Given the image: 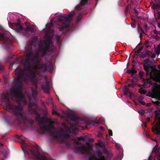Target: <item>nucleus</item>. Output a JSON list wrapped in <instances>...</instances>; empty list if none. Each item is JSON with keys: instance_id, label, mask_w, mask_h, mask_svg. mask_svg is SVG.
<instances>
[{"instance_id": "1", "label": "nucleus", "mask_w": 160, "mask_h": 160, "mask_svg": "<svg viewBox=\"0 0 160 160\" xmlns=\"http://www.w3.org/2000/svg\"><path fill=\"white\" fill-rule=\"evenodd\" d=\"M26 59L23 63L24 68L22 69L19 66L13 72L15 75L18 76L15 79L14 86L10 90V93L12 96L18 99V102H22L24 104L27 103L24 96L22 92L24 85L21 81L22 79L26 83L29 81L34 83H36L35 79L36 73L31 70L32 67L31 62L35 65L36 68L40 70H43L44 72L47 71L48 66L47 64H41L38 59L39 54L38 52L34 53L32 52H28L26 55Z\"/></svg>"}, {"instance_id": "2", "label": "nucleus", "mask_w": 160, "mask_h": 160, "mask_svg": "<svg viewBox=\"0 0 160 160\" xmlns=\"http://www.w3.org/2000/svg\"><path fill=\"white\" fill-rule=\"evenodd\" d=\"M151 54H152V52L147 50L144 53H142L138 55L139 57L141 58H147L143 60V69L146 72L147 77L150 76L152 78L160 80V77L158 76L159 73L157 68L156 65L150 64L151 62L149 58L150 57Z\"/></svg>"}, {"instance_id": "3", "label": "nucleus", "mask_w": 160, "mask_h": 160, "mask_svg": "<svg viewBox=\"0 0 160 160\" xmlns=\"http://www.w3.org/2000/svg\"><path fill=\"white\" fill-rule=\"evenodd\" d=\"M22 147L25 154L27 155L29 158L35 159L37 160H48L45 155L40 153L39 150L41 148L38 145L34 146L28 145L25 143L23 140H22Z\"/></svg>"}, {"instance_id": "4", "label": "nucleus", "mask_w": 160, "mask_h": 160, "mask_svg": "<svg viewBox=\"0 0 160 160\" xmlns=\"http://www.w3.org/2000/svg\"><path fill=\"white\" fill-rule=\"evenodd\" d=\"M40 128L41 130L48 132L54 139H57L60 138L61 139L59 141L60 143H65L66 139L70 138V136L68 133L57 131L55 129L54 127L51 125H42L40 126Z\"/></svg>"}, {"instance_id": "5", "label": "nucleus", "mask_w": 160, "mask_h": 160, "mask_svg": "<svg viewBox=\"0 0 160 160\" xmlns=\"http://www.w3.org/2000/svg\"><path fill=\"white\" fill-rule=\"evenodd\" d=\"M74 11L69 12L68 15L64 14L60 15L57 18L58 23L57 25V27L60 31H62L64 29H67L69 27V23L72 22L73 17L75 15Z\"/></svg>"}, {"instance_id": "6", "label": "nucleus", "mask_w": 160, "mask_h": 160, "mask_svg": "<svg viewBox=\"0 0 160 160\" xmlns=\"http://www.w3.org/2000/svg\"><path fill=\"white\" fill-rule=\"evenodd\" d=\"M23 108L21 104L19 103L18 106H15V108L13 109V112L16 116H20L23 119V123L26 127H31L34 124V121L31 119L28 118L22 113Z\"/></svg>"}, {"instance_id": "7", "label": "nucleus", "mask_w": 160, "mask_h": 160, "mask_svg": "<svg viewBox=\"0 0 160 160\" xmlns=\"http://www.w3.org/2000/svg\"><path fill=\"white\" fill-rule=\"evenodd\" d=\"M151 8L154 10H156L157 12L154 14V17L156 22H158L157 19H160V12L159 10H160V0L156 1L155 3L152 4L151 6Z\"/></svg>"}, {"instance_id": "8", "label": "nucleus", "mask_w": 160, "mask_h": 160, "mask_svg": "<svg viewBox=\"0 0 160 160\" xmlns=\"http://www.w3.org/2000/svg\"><path fill=\"white\" fill-rule=\"evenodd\" d=\"M8 24L10 27L13 28L17 32L22 31L23 30V28L21 24V21L19 19H18L17 22L14 23L10 22Z\"/></svg>"}, {"instance_id": "9", "label": "nucleus", "mask_w": 160, "mask_h": 160, "mask_svg": "<svg viewBox=\"0 0 160 160\" xmlns=\"http://www.w3.org/2000/svg\"><path fill=\"white\" fill-rule=\"evenodd\" d=\"M144 73V72L140 71L139 73V76L140 78L142 80V82H144V83L142 85V86L144 88H145L148 87V84H149L150 85H152L153 83L149 79H145L143 77Z\"/></svg>"}, {"instance_id": "10", "label": "nucleus", "mask_w": 160, "mask_h": 160, "mask_svg": "<svg viewBox=\"0 0 160 160\" xmlns=\"http://www.w3.org/2000/svg\"><path fill=\"white\" fill-rule=\"evenodd\" d=\"M74 142L77 144V145L75 147V149L78 151L79 153L83 154L84 152H86L87 150L86 147L84 145L79 146L81 144V143L79 142L78 140H75Z\"/></svg>"}, {"instance_id": "11", "label": "nucleus", "mask_w": 160, "mask_h": 160, "mask_svg": "<svg viewBox=\"0 0 160 160\" xmlns=\"http://www.w3.org/2000/svg\"><path fill=\"white\" fill-rule=\"evenodd\" d=\"M97 158H89L88 160H105L104 156H102V153L100 150H98L97 152Z\"/></svg>"}, {"instance_id": "12", "label": "nucleus", "mask_w": 160, "mask_h": 160, "mask_svg": "<svg viewBox=\"0 0 160 160\" xmlns=\"http://www.w3.org/2000/svg\"><path fill=\"white\" fill-rule=\"evenodd\" d=\"M8 37L4 33H0V41L2 44L7 45L9 42Z\"/></svg>"}, {"instance_id": "13", "label": "nucleus", "mask_w": 160, "mask_h": 160, "mask_svg": "<svg viewBox=\"0 0 160 160\" xmlns=\"http://www.w3.org/2000/svg\"><path fill=\"white\" fill-rule=\"evenodd\" d=\"M88 0H81L80 3L75 7L76 9L78 10H81L85 7V5L87 4Z\"/></svg>"}, {"instance_id": "14", "label": "nucleus", "mask_w": 160, "mask_h": 160, "mask_svg": "<svg viewBox=\"0 0 160 160\" xmlns=\"http://www.w3.org/2000/svg\"><path fill=\"white\" fill-rule=\"evenodd\" d=\"M41 88L44 92L47 93H49L50 88L49 82L48 81H46L45 84H43L42 85Z\"/></svg>"}, {"instance_id": "15", "label": "nucleus", "mask_w": 160, "mask_h": 160, "mask_svg": "<svg viewBox=\"0 0 160 160\" xmlns=\"http://www.w3.org/2000/svg\"><path fill=\"white\" fill-rule=\"evenodd\" d=\"M49 46L43 47L41 45L39 47V50L42 53V56H43L46 54V52L49 48Z\"/></svg>"}, {"instance_id": "16", "label": "nucleus", "mask_w": 160, "mask_h": 160, "mask_svg": "<svg viewBox=\"0 0 160 160\" xmlns=\"http://www.w3.org/2000/svg\"><path fill=\"white\" fill-rule=\"evenodd\" d=\"M52 26V24L51 22H50L49 24H47L46 25V30L45 31L48 33H52L53 32V30L51 28Z\"/></svg>"}, {"instance_id": "17", "label": "nucleus", "mask_w": 160, "mask_h": 160, "mask_svg": "<svg viewBox=\"0 0 160 160\" xmlns=\"http://www.w3.org/2000/svg\"><path fill=\"white\" fill-rule=\"evenodd\" d=\"M70 120L72 121L75 122L76 123H79V118L74 115L71 116L70 117Z\"/></svg>"}, {"instance_id": "18", "label": "nucleus", "mask_w": 160, "mask_h": 160, "mask_svg": "<svg viewBox=\"0 0 160 160\" xmlns=\"http://www.w3.org/2000/svg\"><path fill=\"white\" fill-rule=\"evenodd\" d=\"M15 108V107L14 108H13V106L11 104V103H10V106H8V103H6L5 105L3 106V109L4 110H12V111H13V109Z\"/></svg>"}, {"instance_id": "19", "label": "nucleus", "mask_w": 160, "mask_h": 160, "mask_svg": "<svg viewBox=\"0 0 160 160\" xmlns=\"http://www.w3.org/2000/svg\"><path fill=\"white\" fill-rule=\"evenodd\" d=\"M154 113L155 114L154 119L155 121L159 118V116L160 115V109H158L157 110H155L154 112Z\"/></svg>"}, {"instance_id": "20", "label": "nucleus", "mask_w": 160, "mask_h": 160, "mask_svg": "<svg viewBox=\"0 0 160 160\" xmlns=\"http://www.w3.org/2000/svg\"><path fill=\"white\" fill-rule=\"evenodd\" d=\"M24 32H25L26 33H28V32H34L33 28L32 27L30 26L27 27L25 28Z\"/></svg>"}, {"instance_id": "21", "label": "nucleus", "mask_w": 160, "mask_h": 160, "mask_svg": "<svg viewBox=\"0 0 160 160\" xmlns=\"http://www.w3.org/2000/svg\"><path fill=\"white\" fill-rule=\"evenodd\" d=\"M3 99L5 100V103H8V106H10V98L9 96L7 95H4L3 96Z\"/></svg>"}, {"instance_id": "22", "label": "nucleus", "mask_w": 160, "mask_h": 160, "mask_svg": "<svg viewBox=\"0 0 160 160\" xmlns=\"http://www.w3.org/2000/svg\"><path fill=\"white\" fill-rule=\"evenodd\" d=\"M124 93L125 95H127L130 92V90L127 86H125L124 87Z\"/></svg>"}, {"instance_id": "23", "label": "nucleus", "mask_w": 160, "mask_h": 160, "mask_svg": "<svg viewBox=\"0 0 160 160\" xmlns=\"http://www.w3.org/2000/svg\"><path fill=\"white\" fill-rule=\"evenodd\" d=\"M36 106V104L34 102L32 101H30L29 102L28 105V109H32V107L33 106Z\"/></svg>"}, {"instance_id": "24", "label": "nucleus", "mask_w": 160, "mask_h": 160, "mask_svg": "<svg viewBox=\"0 0 160 160\" xmlns=\"http://www.w3.org/2000/svg\"><path fill=\"white\" fill-rule=\"evenodd\" d=\"M137 31L138 33H140V32H141L143 33V34H145V32L143 31L142 28L141 27L140 25L139 24H138Z\"/></svg>"}, {"instance_id": "25", "label": "nucleus", "mask_w": 160, "mask_h": 160, "mask_svg": "<svg viewBox=\"0 0 160 160\" xmlns=\"http://www.w3.org/2000/svg\"><path fill=\"white\" fill-rule=\"evenodd\" d=\"M82 17V13H80L78 14L76 18V21L77 22H79L81 19Z\"/></svg>"}, {"instance_id": "26", "label": "nucleus", "mask_w": 160, "mask_h": 160, "mask_svg": "<svg viewBox=\"0 0 160 160\" xmlns=\"http://www.w3.org/2000/svg\"><path fill=\"white\" fill-rule=\"evenodd\" d=\"M39 119L38 121V123L40 125L43 124L44 122H45V118L43 117H39Z\"/></svg>"}, {"instance_id": "27", "label": "nucleus", "mask_w": 160, "mask_h": 160, "mask_svg": "<svg viewBox=\"0 0 160 160\" xmlns=\"http://www.w3.org/2000/svg\"><path fill=\"white\" fill-rule=\"evenodd\" d=\"M144 46L141 47L138 50L135 51V52L136 53L135 55L139 56L138 55L140 54V53L141 52Z\"/></svg>"}, {"instance_id": "28", "label": "nucleus", "mask_w": 160, "mask_h": 160, "mask_svg": "<svg viewBox=\"0 0 160 160\" xmlns=\"http://www.w3.org/2000/svg\"><path fill=\"white\" fill-rule=\"evenodd\" d=\"M133 12L136 14V17L138 18H140V17H138L137 16L139 14V12L137 10L136 8L134 7L133 9Z\"/></svg>"}, {"instance_id": "29", "label": "nucleus", "mask_w": 160, "mask_h": 160, "mask_svg": "<svg viewBox=\"0 0 160 160\" xmlns=\"http://www.w3.org/2000/svg\"><path fill=\"white\" fill-rule=\"evenodd\" d=\"M152 132L156 131L157 133L160 134V130L158 127L153 128L152 129Z\"/></svg>"}, {"instance_id": "30", "label": "nucleus", "mask_w": 160, "mask_h": 160, "mask_svg": "<svg viewBox=\"0 0 160 160\" xmlns=\"http://www.w3.org/2000/svg\"><path fill=\"white\" fill-rule=\"evenodd\" d=\"M45 122L47 123H49L50 124H52L53 122L51 118H45Z\"/></svg>"}, {"instance_id": "31", "label": "nucleus", "mask_w": 160, "mask_h": 160, "mask_svg": "<svg viewBox=\"0 0 160 160\" xmlns=\"http://www.w3.org/2000/svg\"><path fill=\"white\" fill-rule=\"evenodd\" d=\"M46 36H47L48 37L47 42H48V44H51V43H52V42L50 36L48 34H46Z\"/></svg>"}, {"instance_id": "32", "label": "nucleus", "mask_w": 160, "mask_h": 160, "mask_svg": "<svg viewBox=\"0 0 160 160\" xmlns=\"http://www.w3.org/2000/svg\"><path fill=\"white\" fill-rule=\"evenodd\" d=\"M139 92L141 94H145L146 92L145 90L143 89L142 88H141L139 89Z\"/></svg>"}, {"instance_id": "33", "label": "nucleus", "mask_w": 160, "mask_h": 160, "mask_svg": "<svg viewBox=\"0 0 160 160\" xmlns=\"http://www.w3.org/2000/svg\"><path fill=\"white\" fill-rule=\"evenodd\" d=\"M159 151V149L156 146L153 148L152 152H154L155 153L157 154V153H158V152Z\"/></svg>"}, {"instance_id": "34", "label": "nucleus", "mask_w": 160, "mask_h": 160, "mask_svg": "<svg viewBox=\"0 0 160 160\" xmlns=\"http://www.w3.org/2000/svg\"><path fill=\"white\" fill-rule=\"evenodd\" d=\"M104 122V119L102 118H99V121H97L96 122L97 124H99V123H102Z\"/></svg>"}, {"instance_id": "35", "label": "nucleus", "mask_w": 160, "mask_h": 160, "mask_svg": "<svg viewBox=\"0 0 160 160\" xmlns=\"http://www.w3.org/2000/svg\"><path fill=\"white\" fill-rule=\"evenodd\" d=\"M124 12L125 15H127L128 13H130V10L126 7L125 10Z\"/></svg>"}, {"instance_id": "36", "label": "nucleus", "mask_w": 160, "mask_h": 160, "mask_svg": "<svg viewBox=\"0 0 160 160\" xmlns=\"http://www.w3.org/2000/svg\"><path fill=\"white\" fill-rule=\"evenodd\" d=\"M52 113L53 114H55L58 116L60 115L59 113L58 112L54 110L53 109L52 110Z\"/></svg>"}, {"instance_id": "37", "label": "nucleus", "mask_w": 160, "mask_h": 160, "mask_svg": "<svg viewBox=\"0 0 160 160\" xmlns=\"http://www.w3.org/2000/svg\"><path fill=\"white\" fill-rule=\"evenodd\" d=\"M132 83L129 84H128V86L129 87H131L132 88H134L135 86V83L134 81L133 80H132Z\"/></svg>"}, {"instance_id": "38", "label": "nucleus", "mask_w": 160, "mask_h": 160, "mask_svg": "<svg viewBox=\"0 0 160 160\" xmlns=\"http://www.w3.org/2000/svg\"><path fill=\"white\" fill-rule=\"evenodd\" d=\"M133 3V1L132 0H131L130 3L128 4V5L126 6L130 10L131 8V5Z\"/></svg>"}, {"instance_id": "39", "label": "nucleus", "mask_w": 160, "mask_h": 160, "mask_svg": "<svg viewBox=\"0 0 160 160\" xmlns=\"http://www.w3.org/2000/svg\"><path fill=\"white\" fill-rule=\"evenodd\" d=\"M86 124L87 126H92L93 125L91 121L88 120L86 122Z\"/></svg>"}, {"instance_id": "40", "label": "nucleus", "mask_w": 160, "mask_h": 160, "mask_svg": "<svg viewBox=\"0 0 160 160\" xmlns=\"http://www.w3.org/2000/svg\"><path fill=\"white\" fill-rule=\"evenodd\" d=\"M137 71L135 70V69L134 68H132V74H131V76L133 77V74L134 73H136Z\"/></svg>"}, {"instance_id": "41", "label": "nucleus", "mask_w": 160, "mask_h": 160, "mask_svg": "<svg viewBox=\"0 0 160 160\" xmlns=\"http://www.w3.org/2000/svg\"><path fill=\"white\" fill-rule=\"evenodd\" d=\"M152 102L154 104H155L156 105H157L158 106L160 105V102L158 101H155V102H154V101H152Z\"/></svg>"}, {"instance_id": "42", "label": "nucleus", "mask_w": 160, "mask_h": 160, "mask_svg": "<svg viewBox=\"0 0 160 160\" xmlns=\"http://www.w3.org/2000/svg\"><path fill=\"white\" fill-rule=\"evenodd\" d=\"M144 26V29L146 32H147L149 29V28H148V26L147 24H145Z\"/></svg>"}, {"instance_id": "43", "label": "nucleus", "mask_w": 160, "mask_h": 160, "mask_svg": "<svg viewBox=\"0 0 160 160\" xmlns=\"http://www.w3.org/2000/svg\"><path fill=\"white\" fill-rule=\"evenodd\" d=\"M131 25L132 27L133 28H135V23L134 22H132L131 23Z\"/></svg>"}, {"instance_id": "44", "label": "nucleus", "mask_w": 160, "mask_h": 160, "mask_svg": "<svg viewBox=\"0 0 160 160\" xmlns=\"http://www.w3.org/2000/svg\"><path fill=\"white\" fill-rule=\"evenodd\" d=\"M4 70L3 67L2 65H0V73L2 72Z\"/></svg>"}, {"instance_id": "45", "label": "nucleus", "mask_w": 160, "mask_h": 160, "mask_svg": "<svg viewBox=\"0 0 160 160\" xmlns=\"http://www.w3.org/2000/svg\"><path fill=\"white\" fill-rule=\"evenodd\" d=\"M153 38L155 39L158 40H159L160 39V38L159 37H158L157 35L155 36Z\"/></svg>"}, {"instance_id": "46", "label": "nucleus", "mask_w": 160, "mask_h": 160, "mask_svg": "<svg viewBox=\"0 0 160 160\" xmlns=\"http://www.w3.org/2000/svg\"><path fill=\"white\" fill-rule=\"evenodd\" d=\"M55 38L58 41H59L60 38V36L58 35H56L55 37Z\"/></svg>"}, {"instance_id": "47", "label": "nucleus", "mask_w": 160, "mask_h": 160, "mask_svg": "<svg viewBox=\"0 0 160 160\" xmlns=\"http://www.w3.org/2000/svg\"><path fill=\"white\" fill-rule=\"evenodd\" d=\"M108 131L109 132V135L110 136H112V130L110 129H108Z\"/></svg>"}, {"instance_id": "48", "label": "nucleus", "mask_w": 160, "mask_h": 160, "mask_svg": "<svg viewBox=\"0 0 160 160\" xmlns=\"http://www.w3.org/2000/svg\"><path fill=\"white\" fill-rule=\"evenodd\" d=\"M156 56L155 54L153 53L152 52V54H151L150 57H151L152 58H154L156 57Z\"/></svg>"}, {"instance_id": "49", "label": "nucleus", "mask_w": 160, "mask_h": 160, "mask_svg": "<svg viewBox=\"0 0 160 160\" xmlns=\"http://www.w3.org/2000/svg\"><path fill=\"white\" fill-rule=\"evenodd\" d=\"M78 140H84L86 139V138L82 136L80 138H78Z\"/></svg>"}, {"instance_id": "50", "label": "nucleus", "mask_w": 160, "mask_h": 160, "mask_svg": "<svg viewBox=\"0 0 160 160\" xmlns=\"http://www.w3.org/2000/svg\"><path fill=\"white\" fill-rule=\"evenodd\" d=\"M156 54L158 55L160 53V50L156 49Z\"/></svg>"}, {"instance_id": "51", "label": "nucleus", "mask_w": 160, "mask_h": 160, "mask_svg": "<svg viewBox=\"0 0 160 160\" xmlns=\"http://www.w3.org/2000/svg\"><path fill=\"white\" fill-rule=\"evenodd\" d=\"M153 156L152 155H150V156L148 159V160H153Z\"/></svg>"}, {"instance_id": "52", "label": "nucleus", "mask_w": 160, "mask_h": 160, "mask_svg": "<svg viewBox=\"0 0 160 160\" xmlns=\"http://www.w3.org/2000/svg\"><path fill=\"white\" fill-rule=\"evenodd\" d=\"M153 32L154 34L157 35L159 34L158 32V31H157L156 29H155L153 31Z\"/></svg>"}, {"instance_id": "53", "label": "nucleus", "mask_w": 160, "mask_h": 160, "mask_svg": "<svg viewBox=\"0 0 160 160\" xmlns=\"http://www.w3.org/2000/svg\"><path fill=\"white\" fill-rule=\"evenodd\" d=\"M138 34L139 35V37L140 38V40H141V39H142V33L141 32H140V33H138Z\"/></svg>"}, {"instance_id": "54", "label": "nucleus", "mask_w": 160, "mask_h": 160, "mask_svg": "<svg viewBox=\"0 0 160 160\" xmlns=\"http://www.w3.org/2000/svg\"><path fill=\"white\" fill-rule=\"evenodd\" d=\"M142 42H140L137 45V46L136 47V48L134 49V50L135 49L138 47V46H140V45H142Z\"/></svg>"}, {"instance_id": "55", "label": "nucleus", "mask_w": 160, "mask_h": 160, "mask_svg": "<svg viewBox=\"0 0 160 160\" xmlns=\"http://www.w3.org/2000/svg\"><path fill=\"white\" fill-rule=\"evenodd\" d=\"M143 105H145L146 103L144 101H141L140 102Z\"/></svg>"}, {"instance_id": "56", "label": "nucleus", "mask_w": 160, "mask_h": 160, "mask_svg": "<svg viewBox=\"0 0 160 160\" xmlns=\"http://www.w3.org/2000/svg\"><path fill=\"white\" fill-rule=\"evenodd\" d=\"M145 113V111L144 110H142V112L140 113V114L141 115H144Z\"/></svg>"}, {"instance_id": "57", "label": "nucleus", "mask_w": 160, "mask_h": 160, "mask_svg": "<svg viewBox=\"0 0 160 160\" xmlns=\"http://www.w3.org/2000/svg\"><path fill=\"white\" fill-rule=\"evenodd\" d=\"M157 49L160 50V44L158 45L157 46Z\"/></svg>"}, {"instance_id": "58", "label": "nucleus", "mask_w": 160, "mask_h": 160, "mask_svg": "<svg viewBox=\"0 0 160 160\" xmlns=\"http://www.w3.org/2000/svg\"><path fill=\"white\" fill-rule=\"evenodd\" d=\"M48 67L50 68H52L53 67V65L51 63H50L48 65Z\"/></svg>"}, {"instance_id": "59", "label": "nucleus", "mask_w": 160, "mask_h": 160, "mask_svg": "<svg viewBox=\"0 0 160 160\" xmlns=\"http://www.w3.org/2000/svg\"><path fill=\"white\" fill-rule=\"evenodd\" d=\"M127 72L128 73H131L132 74V70H128L127 71Z\"/></svg>"}, {"instance_id": "60", "label": "nucleus", "mask_w": 160, "mask_h": 160, "mask_svg": "<svg viewBox=\"0 0 160 160\" xmlns=\"http://www.w3.org/2000/svg\"><path fill=\"white\" fill-rule=\"evenodd\" d=\"M147 121L148 122H149L150 121V118L149 117H148L147 118Z\"/></svg>"}, {"instance_id": "61", "label": "nucleus", "mask_w": 160, "mask_h": 160, "mask_svg": "<svg viewBox=\"0 0 160 160\" xmlns=\"http://www.w3.org/2000/svg\"><path fill=\"white\" fill-rule=\"evenodd\" d=\"M157 155L158 156V159L159 158L160 160V153H157Z\"/></svg>"}, {"instance_id": "62", "label": "nucleus", "mask_w": 160, "mask_h": 160, "mask_svg": "<svg viewBox=\"0 0 160 160\" xmlns=\"http://www.w3.org/2000/svg\"><path fill=\"white\" fill-rule=\"evenodd\" d=\"M157 22L158 26L160 28V23L158 22Z\"/></svg>"}, {"instance_id": "63", "label": "nucleus", "mask_w": 160, "mask_h": 160, "mask_svg": "<svg viewBox=\"0 0 160 160\" xmlns=\"http://www.w3.org/2000/svg\"><path fill=\"white\" fill-rule=\"evenodd\" d=\"M151 104L150 103H148L147 105V106L148 107H149L151 106Z\"/></svg>"}, {"instance_id": "64", "label": "nucleus", "mask_w": 160, "mask_h": 160, "mask_svg": "<svg viewBox=\"0 0 160 160\" xmlns=\"http://www.w3.org/2000/svg\"><path fill=\"white\" fill-rule=\"evenodd\" d=\"M93 141H94V140L93 139H90L89 140V141L91 142H93Z\"/></svg>"}]
</instances>
